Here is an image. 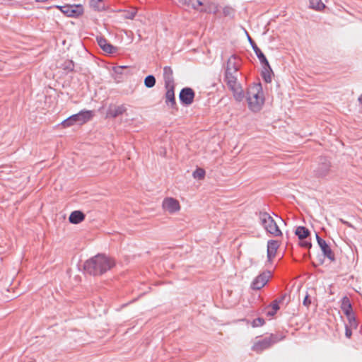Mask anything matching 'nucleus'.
I'll return each instance as SVG.
<instances>
[{"instance_id":"obj_1","label":"nucleus","mask_w":362,"mask_h":362,"mask_svg":"<svg viewBox=\"0 0 362 362\" xmlns=\"http://www.w3.org/2000/svg\"><path fill=\"white\" fill-rule=\"evenodd\" d=\"M246 99L251 111L257 112L261 110L264 103V97L260 83H255L248 88Z\"/></svg>"},{"instance_id":"obj_2","label":"nucleus","mask_w":362,"mask_h":362,"mask_svg":"<svg viewBox=\"0 0 362 362\" xmlns=\"http://www.w3.org/2000/svg\"><path fill=\"white\" fill-rule=\"evenodd\" d=\"M115 261L104 254L92 257V274L101 275L115 266Z\"/></svg>"},{"instance_id":"obj_3","label":"nucleus","mask_w":362,"mask_h":362,"mask_svg":"<svg viewBox=\"0 0 362 362\" xmlns=\"http://www.w3.org/2000/svg\"><path fill=\"white\" fill-rule=\"evenodd\" d=\"M238 72L230 71H225V82L229 89L233 92V97L237 101H242L244 98V93L242 87L238 83Z\"/></svg>"},{"instance_id":"obj_4","label":"nucleus","mask_w":362,"mask_h":362,"mask_svg":"<svg viewBox=\"0 0 362 362\" xmlns=\"http://www.w3.org/2000/svg\"><path fill=\"white\" fill-rule=\"evenodd\" d=\"M259 219L261 224L267 232L275 237L281 235L282 233L281 230L279 228L276 221L267 212H260Z\"/></svg>"},{"instance_id":"obj_5","label":"nucleus","mask_w":362,"mask_h":362,"mask_svg":"<svg viewBox=\"0 0 362 362\" xmlns=\"http://www.w3.org/2000/svg\"><path fill=\"white\" fill-rule=\"evenodd\" d=\"M282 339L283 337L279 338L276 334H272L267 337L255 341L252 346V350L256 353L260 354Z\"/></svg>"},{"instance_id":"obj_6","label":"nucleus","mask_w":362,"mask_h":362,"mask_svg":"<svg viewBox=\"0 0 362 362\" xmlns=\"http://www.w3.org/2000/svg\"><path fill=\"white\" fill-rule=\"evenodd\" d=\"M272 277V273L269 271H265L258 275L252 281L251 288L254 290H259L263 288Z\"/></svg>"},{"instance_id":"obj_7","label":"nucleus","mask_w":362,"mask_h":362,"mask_svg":"<svg viewBox=\"0 0 362 362\" xmlns=\"http://www.w3.org/2000/svg\"><path fill=\"white\" fill-rule=\"evenodd\" d=\"M162 207L164 211L169 214H174L180 210L179 202L173 197L165 198L163 201Z\"/></svg>"},{"instance_id":"obj_8","label":"nucleus","mask_w":362,"mask_h":362,"mask_svg":"<svg viewBox=\"0 0 362 362\" xmlns=\"http://www.w3.org/2000/svg\"><path fill=\"white\" fill-rule=\"evenodd\" d=\"M190 7L199 10L200 11L204 12H216V7L211 5V4H207L204 2V0H192L190 3Z\"/></svg>"},{"instance_id":"obj_9","label":"nucleus","mask_w":362,"mask_h":362,"mask_svg":"<svg viewBox=\"0 0 362 362\" xmlns=\"http://www.w3.org/2000/svg\"><path fill=\"white\" fill-rule=\"evenodd\" d=\"M180 100L185 105H189L193 103L194 92L190 88H185L180 93Z\"/></svg>"},{"instance_id":"obj_10","label":"nucleus","mask_w":362,"mask_h":362,"mask_svg":"<svg viewBox=\"0 0 362 362\" xmlns=\"http://www.w3.org/2000/svg\"><path fill=\"white\" fill-rule=\"evenodd\" d=\"M96 40L99 47L106 53L114 54L118 51L117 47L113 46L107 42V40L101 36H97Z\"/></svg>"},{"instance_id":"obj_11","label":"nucleus","mask_w":362,"mask_h":362,"mask_svg":"<svg viewBox=\"0 0 362 362\" xmlns=\"http://www.w3.org/2000/svg\"><path fill=\"white\" fill-rule=\"evenodd\" d=\"M245 33L247 36L248 41L250 42L254 52H255V54H256L257 58L259 59V60L260 61L261 64L262 65H266L270 69L269 64L267 58L265 57L264 54L262 52L260 49L257 46L256 43L251 38V37L249 35L247 32L245 31Z\"/></svg>"},{"instance_id":"obj_12","label":"nucleus","mask_w":362,"mask_h":362,"mask_svg":"<svg viewBox=\"0 0 362 362\" xmlns=\"http://www.w3.org/2000/svg\"><path fill=\"white\" fill-rule=\"evenodd\" d=\"M330 169V163L326 158H322L317 168L315 170L317 177H324L328 175Z\"/></svg>"},{"instance_id":"obj_13","label":"nucleus","mask_w":362,"mask_h":362,"mask_svg":"<svg viewBox=\"0 0 362 362\" xmlns=\"http://www.w3.org/2000/svg\"><path fill=\"white\" fill-rule=\"evenodd\" d=\"M62 13L67 16H76L81 13V8L78 6L66 5L64 6H58Z\"/></svg>"},{"instance_id":"obj_14","label":"nucleus","mask_w":362,"mask_h":362,"mask_svg":"<svg viewBox=\"0 0 362 362\" xmlns=\"http://www.w3.org/2000/svg\"><path fill=\"white\" fill-rule=\"evenodd\" d=\"M76 125L81 126L90 119V111H81L80 112L73 115Z\"/></svg>"},{"instance_id":"obj_15","label":"nucleus","mask_w":362,"mask_h":362,"mask_svg":"<svg viewBox=\"0 0 362 362\" xmlns=\"http://www.w3.org/2000/svg\"><path fill=\"white\" fill-rule=\"evenodd\" d=\"M126 110H127V108L124 105H110L107 110V117H116L123 114L124 112H125Z\"/></svg>"},{"instance_id":"obj_16","label":"nucleus","mask_w":362,"mask_h":362,"mask_svg":"<svg viewBox=\"0 0 362 362\" xmlns=\"http://www.w3.org/2000/svg\"><path fill=\"white\" fill-rule=\"evenodd\" d=\"M279 247L277 240H271L267 243V259L268 262H272V259L276 256L277 249Z\"/></svg>"},{"instance_id":"obj_17","label":"nucleus","mask_w":362,"mask_h":362,"mask_svg":"<svg viewBox=\"0 0 362 362\" xmlns=\"http://www.w3.org/2000/svg\"><path fill=\"white\" fill-rule=\"evenodd\" d=\"M240 67V59L235 55H231L227 61L226 71L238 72Z\"/></svg>"},{"instance_id":"obj_18","label":"nucleus","mask_w":362,"mask_h":362,"mask_svg":"<svg viewBox=\"0 0 362 362\" xmlns=\"http://www.w3.org/2000/svg\"><path fill=\"white\" fill-rule=\"evenodd\" d=\"M163 78L165 87L175 86L173 72L170 66H165L163 68Z\"/></svg>"},{"instance_id":"obj_19","label":"nucleus","mask_w":362,"mask_h":362,"mask_svg":"<svg viewBox=\"0 0 362 362\" xmlns=\"http://www.w3.org/2000/svg\"><path fill=\"white\" fill-rule=\"evenodd\" d=\"M167 89L165 93V103L170 105L171 107H174L176 105L174 88L175 86L165 87Z\"/></svg>"},{"instance_id":"obj_20","label":"nucleus","mask_w":362,"mask_h":362,"mask_svg":"<svg viewBox=\"0 0 362 362\" xmlns=\"http://www.w3.org/2000/svg\"><path fill=\"white\" fill-rule=\"evenodd\" d=\"M318 245L321 248L324 255L329 258L330 260L334 261V256L332 253V250L330 249L329 246L327 244L325 240H324L323 239H320Z\"/></svg>"},{"instance_id":"obj_21","label":"nucleus","mask_w":362,"mask_h":362,"mask_svg":"<svg viewBox=\"0 0 362 362\" xmlns=\"http://www.w3.org/2000/svg\"><path fill=\"white\" fill-rule=\"evenodd\" d=\"M108 7L107 0H92V10L95 11H105Z\"/></svg>"},{"instance_id":"obj_22","label":"nucleus","mask_w":362,"mask_h":362,"mask_svg":"<svg viewBox=\"0 0 362 362\" xmlns=\"http://www.w3.org/2000/svg\"><path fill=\"white\" fill-rule=\"evenodd\" d=\"M85 218V214L81 211H74L71 213L69 221L73 224H78Z\"/></svg>"},{"instance_id":"obj_23","label":"nucleus","mask_w":362,"mask_h":362,"mask_svg":"<svg viewBox=\"0 0 362 362\" xmlns=\"http://www.w3.org/2000/svg\"><path fill=\"white\" fill-rule=\"evenodd\" d=\"M296 235H298L300 240H303L306 238L310 235V232L306 228L303 226H299L296 230Z\"/></svg>"},{"instance_id":"obj_24","label":"nucleus","mask_w":362,"mask_h":362,"mask_svg":"<svg viewBox=\"0 0 362 362\" xmlns=\"http://www.w3.org/2000/svg\"><path fill=\"white\" fill-rule=\"evenodd\" d=\"M310 8L316 11H322L325 8V5L321 0H310Z\"/></svg>"},{"instance_id":"obj_25","label":"nucleus","mask_w":362,"mask_h":362,"mask_svg":"<svg viewBox=\"0 0 362 362\" xmlns=\"http://www.w3.org/2000/svg\"><path fill=\"white\" fill-rule=\"evenodd\" d=\"M341 309L346 315H349L351 313V305L348 298L344 297L342 300Z\"/></svg>"},{"instance_id":"obj_26","label":"nucleus","mask_w":362,"mask_h":362,"mask_svg":"<svg viewBox=\"0 0 362 362\" xmlns=\"http://www.w3.org/2000/svg\"><path fill=\"white\" fill-rule=\"evenodd\" d=\"M61 124L64 128L69 127L73 125H76L74 115H71L67 119H64L63 122H62Z\"/></svg>"},{"instance_id":"obj_27","label":"nucleus","mask_w":362,"mask_h":362,"mask_svg":"<svg viewBox=\"0 0 362 362\" xmlns=\"http://www.w3.org/2000/svg\"><path fill=\"white\" fill-rule=\"evenodd\" d=\"M156 84V78L153 75L147 76L144 79V85L147 88H152Z\"/></svg>"},{"instance_id":"obj_28","label":"nucleus","mask_w":362,"mask_h":362,"mask_svg":"<svg viewBox=\"0 0 362 362\" xmlns=\"http://www.w3.org/2000/svg\"><path fill=\"white\" fill-rule=\"evenodd\" d=\"M264 71L262 72V76H263L264 81L267 83L271 82V81H272V76H271L272 69L270 68V69H269L266 65H264Z\"/></svg>"},{"instance_id":"obj_29","label":"nucleus","mask_w":362,"mask_h":362,"mask_svg":"<svg viewBox=\"0 0 362 362\" xmlns=\"http://www.w3.org/2000/svg\"><path fill=\"white\" fill-rule=\"evenodd\" d=\"M136 10L134 8L132 11H124L122 17L126 19H133L136 15Z\"/></svg>"},{"instance_id":"obj_30","label":"nucleus","mask_w":362,"mask_h":362,"mask_svg":"<svg viewBox=\"0 0 362 362\" xmlns=\"http://www.w3.org/2000/svg\"><path fill=\"white\" fill-rule=\"evenodd\" d=\"M205 175V171L202 168H197L194 173H193V177L195 179L202 180L204 177Z\"/></svg>"},{"instance_id":"obj_31","label":"nucleus","mask_w":362,"mask_h":362,"mask_svg":"<svg viewBox=\"0 0 362 362\" xmlns=\"http://www.w3.org/2000/svg\"><path fill=\"white\" fill-rule=\"evenodd\" d=\"M264 322H265V321H264V320L263 318L258 317V318L255 319L252 322V326L253 327H261V326H262L264 324Z\"/></svg>"},{"instance_id":"obj_32","label":"nucleus","mask_w":362,"mask_h":362,"mask_svg":"<svg viewBox=\"0 0 362 362\" xmlns=\"http://www.w3.org/2000/svg\"><path fill=\"white\" fill-rule=\"evenodd\" d=\"M348 320L349 321V325L351 327L356 328L357 323L356 322L355 317L352 313H350L349 315H346Z\"/></svg>"},{"instance_id":"obj_33","label":"nucleus","mask_w":362,"mask_h":362,"mask_svg":"<svg viewBox=\"0 0 362 362\" xmlns=\"http://www.w3.org/2000/svg\"><path fill=\"white\" fill-rule=\"evenodd\" d=\"M74 68V64L72 61H66L64 62L63 69L67 71H72Z\"/></svg>"},{"instance_id":"obj_34","label":"nucleus","mask_w":362,"mask_h":362,"mask_svg":"<svg viewBox=\"0 0 362 362\" xmlns=\"http://www.w3.org/2000/svg\"><path fill=\"white\" fill-rule=\"evenodd\" d=\"M125 68H127V66H114V67H112V71L115 74H122V70Z\"/></svg>"},{"instance_id":"obj_35","label":"nucleus","mask_w":362,"mask_h":362,"mask_svg":"<svg viewBox=\"0 0 362 362\" xmlns=\"http://www.w3.org/2000/svg\"><path fill=\"white\" fill-rule=\"evenodd\" d=\"M83 269L86 272V274H90V262L89 260H86L83 264Z\"/></svg>"},{"instance_id":"obj_36","label":"nucleus","mask_w":362,"mask_h":362,"mask_svg":"<svg viewBox=\"0 0 362 362\" xmlns=\"http://www.w3.org/2000/svg\"><path fill=\"white\" fill-rule=\"evenodd\" d=\"M303 305L306 307H308L310 303H311V300L310 299V297L308 295H306L303 299Z\"/></svg>"},{"instance_id":"obj_37","label":"nucleus","mask_w":362,"mask_h":362,"mask_svg":"<svg viewBox=\"0 0 362 362\" xmlns=\"http://www.w3.org/2000/svg\"><path fill=\"white\" fill-rule=\"evenodd\" d=\"M279 303V302L277 300H275L272 303V307L273 310H274V313H276V311L279 309V305H278Z\"/></svg>"},{"instance_id":"obj_38","label":"nucleus","mask_w":362,"mask_h":362,"mask_svg":"<svg viewBox=\"0 0 362 362\" xmlns=\"http://www.w3.org/2000/svg\"><path fill=\"white\" fill-rule=\"evenodd\" d=\"M223 13L225 16H230V14L233 13V9H231L230 8H225L223 9Z\"/></svg>"},{"instance_id":"obj_39","label":"nucleus","mask_w":362,"mask_h":362,"mask_svg":"<svg viewBox=\"0 0 362 362\" xmlns=\"http://www.w3.org/2000/svg\"><path fill=\"white\" fill-rule=\"evenodd\" d=\"M351 328H349L347 325L346 326V332H345V335L346 337L348 338H350L351 336Z\"/></svg>"},{"instance_id":"obj_40","label":"nucleus","mask_w":362,"mask_h":362,"mask_svg":"<svg viewBox=\"0 0 362 362\" xmlns=\"http://www.w3.org/2000/svg\"><path fill=\"white\" fill-rule=\"evenodd\" d=\"M192 0H179V2L183 5L190 7V3Z\"/></svg>"},{"instance_id":"obj_41","label":"nucleus","mask_w":362,"mask_h":362,"mask_svg":"<svg viewBox=\"0 0 362 362\" xmlns=\"http://www.w3.org/2000/svg\"><path fill=\"white\" fill-rule=\"evenodd\" d=\"M300 245L302 247H310L312 245L311 243L308 241H304V242L301 243Z\"/></svg>"},{"instance_id":"obj_42","label":"nucleus","mask_w":362,"mask_h":362,"mask_svg":"<svg viewBox=\"0 0 362 362\" xmlns=\"http://www.w3.org/2000/svg\"><path fill=\"white\" fill-rule=\"evenodd\" d=\"M341 222L343 223L344 224H346L347 226L349 227H351V224L349 223V222L346 221H344L343 219H340Z\"/></svg>"},{"instance_id":"obj_43","label":"nucleus","mask_w":362,"mask_h":362,"mask_svg":"<svg viewBox=\"0 0 362 362\" xmlns=\"http://www.w3.org/2000/svg\"><path fill=\"white\" fill-rule=\"evenodd\" d=\"M286 294H284V295L281 297L280 300H278V301H279V302H281V301H283V300L285 299V298H286Z\"/></svg>"},{"instance_id":"obj_44","label":"nucleus","mask_w":362,"mask_h":362,"mask_svg":"<svg viewBox=\"0 0 362 362\" xmlns=\"http://www.w3.org/2000/svg\"><path fill=\"white\" fill-rule=\"evenodd\" d=\"M276 313H274V310L268 312L269 315H274Z\"/></svg>"},{"instance_id":"obj_45","label":"nucleus","mask_w":362,"mask_h":362,"mask_svg":"<svg viewBox=\"0 0 362 362\" xmlns=\"http://www.w3.org/2000/svg\"><path fill=\"white\" fill-rule=\"evenodd\" d=\"M316 239H317V243L319 244V240H320V239H322V238L317 234H316Z\"/></svg>"},{"instance_id":"obj_46","label":"nucleus","mask_w":362,"mask_h":362,"mask_svg":"<svg viewBox=\"0 0 362 362\" xmlns=\"http://www.w3.org/2000/svg\"><path fill=\"white\" fill-rule=\"evenodd\" d=\"M358 100L362 104V95L359 97Z\"/></svg>"}]
</instances>
